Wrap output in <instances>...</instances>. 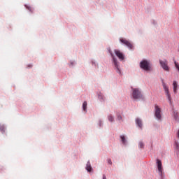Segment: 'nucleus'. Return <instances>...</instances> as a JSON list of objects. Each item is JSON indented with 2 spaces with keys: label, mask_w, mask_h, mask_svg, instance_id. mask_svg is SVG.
I'll return each mask as SVG.
<instances>
[{
  "label": "nucleus",
  "mask_w": 179,
  "mask_h": 179,
  "mask_svg": "<svg viewBox=\"0 0 179 179\" xmlns=\"http://www.w3.org/2000/svg\"><path fill=\"white\" fill-rule=\"evenodd\" d=\"M162 86L170 104H173V99H171V94H170V90H169V86H167V85L164 83V81H162Z\"/></svg>",
  "instance_id": "1"
},
{
  "label": "nucleus",
  "mask_w": 179,
  "mask_h": 179,
  "mask_svg": "<svg viewBox=\"0 0 179 179\" xmlns=\"http://www.w3.org/2000/svg\"><path fill=\"white\" fill-rule=\"evenodd\" d=\"M140 68H141V69H143L144 71H150V62L148 60H143L140 63Z\"/></svg>",
  "instance_id": "2"
},
{
  "label": "nucleus",
  "mask_w": 179,
  "mask_h": 179,
  "mask_svg": "<svg viewBox=\"0 0 179 179\" xmlns=\"http://www.w3.org/2000/svg\"><path fill=\"white\" fill-rule=\"evenodd\" d=\"M155 116L157 120H162V109L157 105H155Z\"/></svg>",
  "instance_id": "3"
},
{
  "label": "nucleus",
  "mask_w": 179,
  "mask_h": 179,
  "mask_svg": "<svg viewBox=\"0 0 179 179\" xmlns=\"http://www.w3.org/2000/svg\"><path fill=\"white\" fill-rule=\"evenodd\" d=\"M159 64L164 71H166V72H169V71H170V67H169V62H167V60L163 61L162 59H159Z\"/></svg>",
  "instance_id": "4"
},
{
  "label": "nucleus",
  "mask_w": 179,
  "mask_h": 179,
  "mask_svg": "<svg viewBox=\"0 0 179 179\" xmlns=\"http://www.w3.org/2000/svg\"><path fill=\"white\" fill-rule=\"evenodd\" d=\"M132 96H133V99H135V100L142 99V93L138 89H134L133 90Z\"/></svg>",
  "instance_id": "5"
},
{
  "label": "nucleus",
  "mask_w": 179,
  "mask_h": 179,
  "mask_svg": "<svg viewBox=\"0 0 179 179\" xmlns=\"http://www.w3.org/2000/svg\"><path fill=\"white\" fill-rule=\"evenodd\" d=\"M110 55L113 59V64L115 65V68L117 70V72L118 73H120V75H121V70L120 69V66L118 65V60H117V59H115V57H114V55L113 53H110Z\"/></svg>",
  "instance_id": "6"
},
{
  "label": "nucleus",
  "mask_w": 179,
  "mask_h": 179,
  "mask_svg": "<svg viewBox=\"0 0 179 179\" xmlns=\"http://www.w3.org/2000/svg\"><path fill=\"white\" fill-rule=\"evenodd\" d=\"M120 41L122 43V44H124L125 45H127V47L130 48V50H132V48H134V45H132V43H131V42H129V41L125 38H120Z\"/></svg>",
  "instance_id": "7"
},
{
  "label": "nucleus",
  "mask_w": 179,
  "mask_h": 179,
  "mask_svg": "<svg viewBox=\"0 0 179 179\" xmlns=\"http://www.w3.org/2000/svg\"><path fill=\"white\" fill-rule=\"evenodd\" d=\"M115 54L120 61H124V54L121 52V51L118 50H115Z\"/></svg>",
  "instance_id": "8"
},
{
  "label": "nucleus",
  "mask_w": 179,
  "mask_h": 179,
  "mask_svg": "<svg viewBox=\"0 0 179 179\" xmlns=\"http://www.w3.org/2000/svg\"><path fill=\"white\" fill-rule=\"evenodd\" d=\"M157 164L159 173L161 176L163 174V165L162 164V161L160 159H157Z\"/></svg>",
  "instance_id": "9"
},
{
  "label": "nucleus",
  "mask_w": 179,
  "mask_h": 179,
  "mask_svg": "<svg viewBox=\"0 0 179 179\" xmlns=\"http://www.w3.org/2000/svg\"><path fill=\"white\" fill-rule=\"evenodd\" d=\"M173 93H175V94H177V90L178 89V84H177V81L173 82Z\"/></svg>",
  "instance_id": "10"
},
{
  "label": "nucleus",
  "mask_w": 179,
  "mask_h": 179,
  "mask_svg": "<svg viewBox=\"0 0 179 179\" xmlns=\"http://www.w3.org/2000/svg\"><path fill=\"white\" fill-rule=\"evenodd\" d=\"M136 123L137 124L138 127H139V128H142V120H141V119L137 118L136 120Z\"/></svg>",
  "instance_id": "11"
},
{
  "label": "nucleus",
  "mask_w": 179,
  "mask_h": 179,
  "mask_svg": "<svg viewBox=\"0 0 179 179\" xmlns=\"http://www.w3.org/2000/svg\"><path fill=\"white\" fill-rule=\"evenodd\" d=\"M173 118L176 121H179V115L178 112H174L173 113Z\"/></svg>",
  "instance_id": "12"
},
{
  "label": "nucleus",
  "mask_w": 179,
  "mask_h": 179,
  "mask_svg": "<svg viewBox=\"0 0 179 179\" xmlns=\"http://www.w3.org/2000/svg\"><path fill=\"white\" fill-rule=\"evenodd\" d=\"M86 170L89 172L92 171V165H90V162H88L86 166Z\"/></svg>",
  "instance_id": "13"
},
{
  "label": "nucleus",
  "mask_w": 179,
  "mask_h": 179,
  "mask_svg": "<svg viewBox=\"0 0 179 179\" xmlns=\"http://www.w3.org/2000/svg\"><path fill=\"white\" fill-rule=\"evenodd\" d=\"M83 108L84 111H86L87 110V101H84L83 103Z\"/></svg>",
  "instance_id": "14"
},
{
  "label": "nucleus",
  "mask_w": 179,
  "mask_h": 179,
  "mask_svg": "<svg viewBox=\"0 0 179 179\" xmlns=\"http://www.w3.org/2000/svg\"><path fill=\"white\" fill-rule=\"evenodd\" d=\"M174 146H175V148L176 149V150H178V152H179V143H178V141H175Z\"/></svg>",
  "instance_id": "15"
},
{
  "label": "nucleus",
  "mask_w": 179,
  "mask_h": 179,
  "mask_svg": "<svg viewBox=\"0 0 179 179\" xmlns=\"http://www.w3.org/2000/svg\"><path fill=\"white\" fill-rule=\"evenodd\" d=\"M120 138L122 139V142L123 145L127 143V140L125 139V136H120Z\"/></svg>",
  "instance_id": "16"
},
{
  "label": "nucleus",
  "mask_w": 179,
  "mask_h": 179,
  "mask_svg": "<svg viewBox=\"0 0 179 179\" xmlns=\"http://www.w3.org/2000/svg\"><path fill=\"white\" fill-rule=\"evenodd\" d=\"M117 118L118 121H122V116L121 115V113H117Z\"/></svg>",
  "instance_id": "17"
},
{
  "label": "nucleus",
  "mask_w": 179,
  "mask_h": 179,
  "mask_svg": "<svg viewBox=\"0 0 179 179\" xmlns=\"http://www.w3.org/2000/svg\"><path fill=\"white\" fill-rule=\"evenodd\" d=\"M108 120L110 122H113V121H114V117H113V115H110L108 116Z\"/></svg>",
  "instance_id": "18"
},
{
  "label": "nucleus",
  "mask_w": 179,
  "mask_h": 179,
  "mask_svg": "<svg viewBox=\"0 0 179 179\" xmlns=\"http://www.w3.org/2000/svg\"><path fill=\"white\" fill-rule=\"evenodd\" d=\"M143 146H144L143 143L140 142L139 143V148H141L142 149V148H143Z\"/></svg>",
  "instance_id": "19"
},
{
  "label": "nucleus",
  "mask_w": 179,
  "mask_h": 179,
  "mask_svg": "<svg viewBox=\"0 0 179 179\" xmlns=\"http://www.w3.org/2000/svg\"><path fill=\"white\" fill-rule=\"evenodd\" d=\"M0 131H3V132H5V128L3 127H0Z\"/></svg>",
  "instance_id": "20"
},
{
  "label": "nucleus",
  "mask_w": 179,
  "mask_h": 179,
  "mask_svg": "<svg viewBox=\"0 0 179 179\" xmlns=\"http://www.w3.org/2000/svg\"><path fill=\"white\" fill-rule=\"evenodd\" d=\"M108 164H113V162H111V159H108Z\"/></svg>",
  "instance_id": "21"
},
{
  "label": "nucleus",
  "mask_w": 179,
  "mask_h": 179,
  "mask_svg": "<svg viewBox=\"0 0 179 179\" xmlns=\"http://www.w3.org/2000/svg\"><path fill=\"white\" fill-rule=\"evenodd\" d=\"M99 99H103V95H101V94H99Z\"/></svg>",
  "instance_id": "22"
},
{
  "label": "nucleus",
  "mask_w": 179,
  "mask_h": 179,
  "mask_svg": "<svg viewBox=\"0 0 179 179\" xmlns=\"http://www.w3.org/2000/svg\"><path fill=\"white\" fill-rule=\"evenodd\" d=\"M103 179H107V178L106 177V175H103Z\"/></svg>",
  "instance_id": "23"
},
{
  "label": "nucleus",
  "mask_w": 179,
  "mask_h": 179,
  "mask_svg": "<svg viewBox=\"0 0 179 179\" xmlns=\"http://www.w3.org/2000/svg\"><path fill=\"white\" fill-rule=\"evenodd\" d=\"M177 137L179 138V129L178 131Z\"/></svg>",
  "instance_id": "24"
},
{
  "label": "nucleus",
  "mask_w": 179,
  "mask_h": 179,
  "mask_svg": "<svg viewBox=\"0 0 179 179\" xmlns=\"http://www.w3.org/2000/svg\"><path fill=\"white\" fill-rule=\"evenodd\" d=\"M32 65H28V68H31Z\"/></svg>",
  "instance_id": "25"
}]
</instances>
